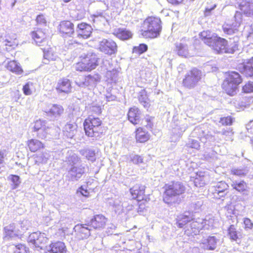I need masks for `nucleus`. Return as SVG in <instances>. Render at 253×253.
<instances>
[{
  "label": "nucleus",
  "mask_w": 253,
  "mask_h": 253,
  "mask_svg": "<svg viewBox=\"0 0 253 253\" xmlns=\"http://www.w3.org/2000/svg\"><path fill=\"white\" fill-rule=\"evenodd\" d=\"M163 189V200L169 205L179 204L181 201L180 197H183L186 191V188L182 182L175 180L166 183Z\"/></svg>",
  "instance_id": "obj_1"
},
{
  "label": "nucleus",
  "mask_w": 253,
  "mask_h": 253,
  "mask_svg": "<svg viewBox=\"0 0 253 253\" xmlns=\"http://www.w3.org/2000/svg\"><path fill=\"white\" fill-rule=\"evenodd\" d=\"M243 81L242 76L238 72L229 71L224 73L221 88L227 95L233 96L237 94Z\"/></svg>",
  "instance_id": "obj_2"
},
{
  "label": "nucleus",
  "mask_w": 253,
  "mask_h": 253,
  "mask_svg": "<svg viewBox=\"0 0 253 253\" xmlns=\"http://www.w3.org/2000/svg\"><path fill=\"white\" fill-rule=\"evenodd\" d=\"M162 30V21L156 16H148L141 24V35L146 39H155L160 35Z\"/></svg>",
  "instance_id": "obj_3"
},
{
  "label": "nucleus",
  "mask_w": 253,
  "mask_h": 253,
  "mask_svg": "<svg viewBox=\"0 0 253 253\" xmlns=\"http://www.w3.org/2000/svg\"><path fill=\"white\" fill-rule=\"evenodd\" d=\"M83 126L87 137H98L103 133V122L98 117L88 115L84 121Z\"/></svg>",
  "instance_id": "obj_4"
},
{
  "label": "nucleus",
  "mask_w": 253,
  "mask_h": 253,
  "mask_svg": "<svg viewBox=\"0 0 253 253\" xmlns=\"http://www.w3.org/2000/svg\"><path fill=\"white\" fill-rule=\"evenodd\" d=\"M146 187L145 185L137 183L129 189L132 199L137 202L138 212H142L146 208V204L150 201L149 195L145 194Z\"/></svg>",
  "instance_id": "obj_5"
},
{
  "label": "nucleus",
  "mask_w": 253,
  "mask_h": 253,
  "mask_svg": "<svg viewBox=\"0 0 253 253\" xmlns=\"http://www.w3.org/2000/svg\"><path fill=\"white\" fill-rule=\"evenodd\" d=\"M99 59L95 54L89 53L79 57L75 64V69L79 72H90L98 65Z\"/></svg>",
  "instance_id": "obj_6"
},
{
  "label": "nucleus",
  "mask_w": 253,
  "mask_h": 253,
  "mask_svg": "<svg viewBox=\"0 0 253 253\" xmlns=\"http://www.w3.org/2000/svg\"><path fill=\"white\" fill-rule=\"evenodd\" d=\"M48 240L45 233L37 231L29 234L27 242L35 248L43 249L47 246Z\"/></svg>",
  "instance_id": "obj_7"
},
{
  "label": "nucleus",
  "mask_w": 253,
  "mask_h": 253,
  "mask_svg": "<svg viewBox=\"0 0 253 253\" xmlns=\"http://www.w3.org/2000/svg\"><path fill=\"white\" fill-rule=\"evenodd\" d=\"M206 225V220L203 218L191 219L189 224L185 227L184 233L188 236L198 235Z\"/></svg>",
  "instance_id": "obj_8"
},
{
  "label": "nucleus",
  "mask_w": 253,
  "mask_h": 253,
  "mask_svg": "<svg viewBox=\"0 0 253 253\" xmlns=\"http://www.w3.org/2000/svg\"><path fill=\"white\" fill-rule=\"evenodd\" d=\"M201 72L194 68L187 73L182 81L184 86L191 88L195 87L201 79Z\"/></svg>",
  "instance_id": "obj_9"
},
{
  "label": "nucleus",
  "mask_w": 253,
  "mask_h": 253,
  "mask_svg": "<svg viewBox=\"0 0 253 253\" xmlns=\"http://www.w3.org/2000/svg\"><path fill=\"white\" fill-rule=\"evenodd\" d=\"M98 49L105 54L111 55L117 53L118 45L111 39H103L99 42Z\"/></svg>",
  "instance_id": "obj_10"
},
{
  "label": "nucleus",
  "mask_w": 253,
  "mask_h": 253,
  "mask_svg": "<svg viewBox=\"0 0 253 253\" xmlns=\"http://www.w3.org/2000/svg\"><path fill=\"white\" fill-rule=\"evenodd\" d=\"M108 218L102 214L94 215L87 223V226L96 230L103 229L108 224Z\"/></svg>",
  "instance_id": "obj_11"
},
{
  "label": "nucleus",
  "mask_w": 253,
  "mask_h": 253,
  "mask_svg": "<svg viewBox=\"0 0 253 253\" xmlns=\"http://www.w3.org/2000/svg\"><path fill=\"white\" fill-rule=\"evenodd\" d=\"M212 188L211 194L216 199L225 198L229 192V185L224 181L218 182Z\"/></svg>",
  "instance_id": "obj_12"
},
{
  "label": "nucleus",
  "mask_w": 253,
  "mask_h": 253,
  "mask_svg": "<svg viewBox=\"0 0 253 253\" xmlns=\"http://www.w3.org/2000/svg\"><path fill=\"white\" fill-rule=\"evenodd\" d=\"M58 31L63 38L71 37L75 33L74 24L70 20H62L58 26Z\"/></svg>",
  "instance_id": "obj_13"
},
{
  "label": "nucleus",
  "mask_w": 253,
  "mask_h": 253,
  "mask_svg": "<svg viewBox=\"0 0 253 253\" xmlns=\"http://www.w3.org/2000/svg\"><path fill=\"white\" fill-rule=\"evenodd\" d=\"M48 127L46 126L45 121L39 119L33 123V131L37 132V136L41 138H45L47 134V129Z\"/></svg>",
  "instance_id": "obj_14"
},
{
  "label": "nucleus",
  "mask_w": 253,
  "mask_h": 253,
  "mask_svg": "<svg viewBox=\"0 0 253 253\" xmlns=\"http://www.w3.org/2000/svg\"><path fill=\"white\" fill-rule=\"evenodd\" d=\"M87 224H78L74 228L75 237L79 240L87 239L90 235L91 229Z\"/></svg>",
  "instance_id": "obj_15"
},
{
  "label": "nucleus",
  "mask_w": 253,
  "mask_h": 253,
  "mask_svg": "<svg viewBox=\"0 0 253 253\" xmlns=\"http://www.w3.org/2000/svg\"><path fill=\"white\" fill-rule=\"evenodd\" d=\"M141 111L136 106L130 107L127 113V119L129 122L135 126L139 124H142L141 121Z\"/></svg>",
  "instance_id": "obj_16"
},
{
  "label": "nucleus",
  "mask_w": 253,
  "mask_h": 253,
  "mask_svg": "<svg viewBox=\"0 0 253 253\" xmlns=\"http://www.w3.org/2000/svg\"><path fill=\"white\" fill-rule=\"evenodd\" d=\"M98 80L91 75H82L79 77L75 81L76 84L79 87H87L95 85Z\"/></svg>",
  "instance_id": "obj_17"
},
{
  "label": "nucleus",
  "mask_w": 253,
  "mask_h": 253,
  "mask_svg": "<svg viewBox=\"0 0 253 253\" xmlns=\"http://www.w3.org/2000/svg\"><path fill=\"white\" fill-rule=\"evenodd\" d=\"M91 26L85 22H81L77 25L78 37L86 39L90 37L92 33Z\"/></svg>",
  "instance_id": "obj_18"
},
{
  "label": "nucleus",
  "mask_w": 253,
  "mask_h": 253,
  "mask_svg": "<svg viewBox=\"0 0 253 253\" xmlns=\"http://www.w3.org/2000/svg\"><path fill=\"white\" fill-rule=\"evenodd\" d=\"M2 42L5 46V50L7 51L15 49L18 45L16 35L14 34H6Z\"/></svg>",
  "instance_id": "obj_19"
},
{
  "label": "nucleus",
  "mask_w": 253,
  "mask_h": 253,
  "mask_svg": "<svg viewBox=\"0 0 253 253\" xmlns=\"http://www.w3.org/2000/svg\"><path fill=\"white\" fill-rule=\"evenodd\" d=\"M134 133L135 141L137 143H145L150 139V134L143 127H136Z\"/></svg>",
  "instance_id": "obj_20"
},
{
  "label": "nucleus",
  "mask_w": 253,
  "mask_h": 253,
  "mask_svg": "<svg viewBox=\"0 0 253 253\" xmlns=\"http://www.w3.org/2000/svg\"><path fill=\"white\" fill-rule=\"evenodd\" d=\"M72 88L71 81L67 78H62L58 81L55 88L58 93L68 94L71 92Z\"/></svg>",
  "instance_id": "obj_21"
},
{
  "label": "nucleus",
  "mask_w": 253,
  "mask_h": 253,
  "mask_svg": "<svg viewBox=\"0 0 253 253\" xmlns=\"http://www.w3.org/2000/svg\"><path fill=\"white\" fill-rule=\"evenodd\" d=\"M27 149L32 153L40 151L45 148L44 144L42 141L34 138H31L26 141Z\"/></svg>",
  "instance_id": "obj_22"
},
{
  "label": "nucleus",
  "mask_w": 253,
  "mask_h": 253,
  "mask_svg": "<svg viewBox=\"0 0 253 253\" xmlns=\"http://www.w3.org/2000/svg\"><path fill=\"white\" fill-rule=\"evenodd\" d=\"M218 36L216 35H211L209 31H204L200 34L201 40L207 45L212 48L214 42H216Z\"/></svg>",
  "instance_id": "obj_23"
},
{
  "label": "nucleus",
  "mask_w": 253,
  "mask_h": 253,
  "mask_svg": "<svg viewBox=\"0 0 253 253\" xmlns=\"http://www.w3.org/2000/svg\"><path fill=\"white\" fill-rule=\"evenodd\" d=\"M66 247L65 243L62 241L51 242L47 250V253H66Z\"/></svg>",
  "instance_id": "obj_24"
},
{
  "label": "nucleus",
  "mask_w": 253,
  "mask_h": 253,
  "mask_svg": "<svg viewBox=\"0 0 253 253\" xmlns=\"http://www.w3.org/2000/svg\"><path fill=\"white\" fill-rule=\"evenodd\" d=\"M212 49L218 53L227 52L228 50V41L218 36Z\"/></svg>",
  "instance_id": "obj_25"
},
{
  "label": "nucleus",
  "mask_w": 253,
  "mask_h": 253,
  "mask_svg": "<svg viewBox=\"0 0 253 253\" xmlns=\"http://www.w3.org/2000/svg\"><path fill=\"white\" fill-rule=\"evenodd\" d=\"M113 35L121 41H127L132 38L133 34L126 28H119L114 30Z\"/></svg>",
  "instance_id": "obj_26"
},
{
  "label": "nucleus",
  "mask_w": 253,
  "mask_h": 253,
  "mask_svg": "<svg viewBox=\"0 0 253 253\" xmlns=\"http://www.w3.org/2000/svg\"><path fill=\"white\" fill-rule=\"evenodd\" d=\"M227 236L229 239L233 242L239 243L241 241L242 235L237 229L233 224L230 225L227 229Z\"/></svg>",
  "instance_id": "obj_27"
},
{
  "label": "nucleus",
  "mask_w": 253,
  "mask_h": 253,
  "mask_svg": "<svg viewBox=\"0 0 253 253\" xmlns=\"http://www.w3.org/2000/svg\"><path fill=\"white\" fill-rule=\"evenodd\" d=\"M32 39L35 43L39 46L47 39L46 34L41 29H38L31 33Z\"/></svg>",
  "instance_id": "obj_28"
},
{
  "label": "nucleus",
  "mask_w": 253,
  "mask_h": 253,
  "mask_svg": "<svg viewBox=\"0 0 253 253\" xmlns=\"http://www.w3.org/2000/svg\"><path fill=\"white\" fill-rule=\"evenodd\" d=\"M193 181L196 187H202L206 184L207 181V174L205 171H198L193 177Z\"/></svg>",
  "instance_id": "obj_29"
},
{
  "label": "nucleus",
  "mask_w": 253,
  "mask_h": 253,
  "mask_svg": "<svg viewBox=\"0 0 253 253\" xmlns=\"http://www.w3.org/2000/svg\"><path fill=\"white\" fill-rule=\"evenodd\" d=\"M6 68L16 75H21L23 73V70L20 64L15 60H11L8 62L6 65Z\"/></svg>",
  "instance_id": "obj_30"
},
{
  "label": "nucleus",
  "mask_w": 253,
  "mask_h": 253,
  "mask_svg": "<svg viewBox=\"0 0 253 253\" xmlns=\"http://www.w3.org/2000/svg\"><path fill=\"white\" fill-rule=\"evenodd\" d=\"M64 108L59 104H52L50 108L45 113L49 116L55 117H59L63 114Z\"/></svg>",
  "instance_id": "obj_31"
},
{
  "label": "nucleus",
  "mask_w": 253,
  "mask_h": 253,
  "mask_svg": "<svg viewBox=\"0 0 253 253\" xmlns=\"http://www.w3.org/2000/svg\"><path fill=\"white\" fill-rule=\"evenodd\" d=\"M191 219L187 215L181 214L177 216L176 219V224L178 228H182L189 223Z\"/></svg>",
  "instance_id": "obj_32"
},
{
  "label": "nucleus",
  "mask_w": 253,
  "mask_h": 253,
  "mask_svg": "<svg viewBox=\"0 0 253 253\" xmlns=\"http://www.w3.org/2000/svg\"><path fill=\"white\" fill-rule=\"evenodd\" d=\"M202 244L206 249L213 250L216 248V238L213 236H209L203 241Z\"/></svg>",
  "instance_id": "obj_33"
},
{
  "label": "nucleus",
  "mask_w": 253,
  "mask_h": 253,
  "mask_svg": "<svg viewBox=\"0 0 253 253\" xmlns=\"http://www.w3.org/2000/svg\"><path fill=\"white\" fill-rule=\"evenodd\" d=\"M232 188L240 193H244L248 189L247 183L244 180L235 181L232 184Z\"/></svg>",
  "instance_id": "obj_34"
},
{
  "label": "nucleus",
  "mask_w": 253,
  "mask_h": 253,
  "mask_svg": "<svg viewBox=\"0 0 253 253\" xmlns=\"http://www.w3.org/2000/svg\"><path fill=\"white\" fill-rule=\"evenodd\" d=\"M243 69L249 76H253V57L248 59L243 64Z\"/></svg>",
  "instance_id": "obj_35"
},
{
  "label": "nucleus",
  "mask_w": 253,
  "mask_h": 253,
  "mask_svg": "<svg viewBox=\"0 0 253 253\" xmlns=\"http://www.w3.org/2000/svg\"><path fill=\"white\" fill-rule=\"evenodd\" d=\"M148 45L145 43H140L138 46H134L132 49V53L141 55L148 50Z\"/></svg>",
  "instance_id": "obj_36"
},
{
  "label": "nucleus",
  "mask_w": 253,
  "mask_h": 253,
  "mask_svg": "<svg viewBox=\"0 0 253 253\" xmlns=\"http://www.w3.org/2000/svg\"><path fill=\"white\" fill-rule=\"evenodd\" d=\"M82 154L87 160L91 162H94L96 160V154L94 150L87 149L84 151Z\"/></svg>",
  "instance_id": "obj_37"
},
{
  "label": "nucleus",
  "mask_w": 253,
  "mask_h": 253,
  "mask_svg": "<svg viewBox=\"0 0 253 253\" xmlns=\"http://www.w3.org/2000/svg\"><path fill=\"white\" fill-rule=\"evenodd\" d=\"M30 249L26 245L19 243L15 245L13 253H30Z\"/></svg>",
  "instance_id": "obj_38"
},
{
  "label": "nucleus",
  "mask_w": 253,
  "mask_h": 253,
  "mask_svg": "<svg viewBox=\"0 0 253 253\" xmlns=\"http://www.w3.org/2000/svg\"><path fill=\"white\" fill-rule=\"evenodd\" d=\"M22 90L25 95H30L35 90V89L33 87V84L32 83L28 82L23 85Z\"/></svg>",
  "instance_id": "obj_39"
},
{
  "label": "nucleus",
  "mask_w": 253,
  "mask_h": 253,
  "mask_svg": "<svg viewBox=\"0 0 253 253\" xmlns=\"http://www.w3.org/2000/svg\"><path fill=\"white\" fill-rule=\"evenodd\" d=\"M43 56L45 59L50 60H55L56 58V55L51 48H49L47 50H43Z\"/></svg>",
  "instance_id": "obj_40"
},
{
  "label": "nucleus",
  "mask_w": 253,
  "mask_h": 253,
  "mask_svg": "<svg viewBox=\"0 0 253 253\" xmlns=\"http://www.w3.org/2000/svg\"><path fill=\"white\" fill-rule=\"evenodd\" d=\"M176 51L177 54L182 56L186 57L188 55V50L182 43H179L176 45Z\"/></svg>",
  "instance_id": "obj_41"
},
{
  "label": "nucleus",
  "mask_w": 253,
  "mask_h": 253,
  "mask_svg": "<svg viewBox=\"0 0 253 253\" xmlns=\"http://www.w3.org/2000/svg\"><path fill=\"white\" fill-rule=\"evenodd\" d=\"M102 108L99 105H92L89 108V115L99 116L102 114Z\"/></svg>",
  "instance_id": "obj_42"
},
{
  "label": "nucleus",
  "mask_w": 253,
  "mask_h": 253,
  "mask_svg": "<svg viewBox=\"0 0 253 253\" xmlns=\"http://www.w3.org/2000/svg\"><path fill=\"white\" fill-rule=\"evenodd\" d=\"M224 33L227 35H232L235 33V29L231 24L225 23L222 26Z\"/></svg>",
  "instance_id": "obj_43"
},
{
  "label": "nucleus",
  "mask_w": 253,
  "mask_h": 253,
  "mask_svg": "<svg viewBox=\"0 0 253 253\" xmlns=\"http://www.w3.org/2000/svg\"><path fill=\"white\" fill-rule=\"evenodd\" d=\"M138 100L140 103H144V107H149L150 106V104L148 101L147 94L144 91L140 92L138 96Z\"/></svg>",
  "instance_id": "obj_44"
},
{
  "label": "nucleus",
  "mask_w": 253,
  "mask_h": 253,
  "mask_svg": "<svg viewBox=\"0 0 253 253\" xmlns=\"http://www.w3.org/2000/svg\"><path fill=\"white\" fill-rule=\"evenodd\" d=\"M233 118L231 116H227L220 118L219 123L224 126H231L233 122Z\"/></svg>",
  "instance_id": "obj_45"
},
{
  "label": "nucleus",
  "mask_w": 253,
  "mask_h": 253,
  "mask_svg": "<svg viewBox=\"0 0 253 253\" xmlns=\"http://www.w3.org/2000/svg\"><path fill=\"white\" fill-rule=\"evenodd\" d=\"M10 179L12 182L11 187L13 189H16L20 184V177L18 175L11 174Z\"/></svg>",
  "instance_id": "obj_46"
},
{
  "label": "nucleus",
  "mask_w": 253,
  "mask_h": 253,
  "mask_svg": "<svg viewBox=\"0 0 253 253\" xmlns=\"http://www.w3.org/2000/svg\"><path fill=\"white\" fill-rule=\"evenodd\" d=\"M242 89L244 93L253 92V82H248L242 86Z\"/></svg>",
  "instance_id": "obj_47"
},
{
  "label": "nucleus",
  "mask_w": 253,
  "mask_h": 253,
  "mask_svg": "<svg viewBox=\"0 0 253 253\" xmlns=\"http://www.w3.org/2000/svg\"><path fill=\"white\" fill-rule=\"evenodd\" d=\"M244 227L246 230H251L253 228V222L248 217L243 219Z\"/></svg>",
  "instance_id": "obj_48"
},
{
  "label": "nucleus",
  "mask_w": 253,
  "mask_h": 253,
  "mask_svg": "<svg viewBox=\"0 0 253 253\" xmlns=\"http://www.w3.org/2000/svg\"><path fill=\"white\" fill-rule=\"evenodd\" d=\"M153 119L152 117L147 116L144 118V120L146 123V124L144 125L145 127L148 129H152L153 126Z\"/></svg>",
  "instance_id": "obj_49"
},
{
  "label": "nucleus",
  "mask_w": 253,
  "mask_h": 253,
  "mask_svg": "<svg viewBox=\"0 0 253 253\" xmlns=\"http://www.w3.org/2000/svg\"><path fill=\"white\" fill-rule=\"evenodd\" d=\"M231 173L234 175L239 176H245L246 172L243 169H233L231 170Z\"/></svg>",
  "instance_id": "obj_50"
},
{
  "label": "nucleus",
  "mask_w": 253,
  "mask_h": 253,
  "mask_svg": "<svg viewBox=\"0 0 253 253\" xmlns=\"http://www.w3.org/2000/svg\"><path fill=\"white\" fill-rule=\"evenodd\" d=\"M37 24L39 25H46L47 21L45 16L43 14L38 15L36 19Z\"/></svg>",
  "instance_id": "obj_51"
},
{
  "label": "nucleus",
  "mask_w": 253,
  "mask_h": 253,
  "mask_svg": "<svg viewBox=\"0 0 253 253\" xmlns=\"http://www.w3.org/2000/svg\"><path fill=\"white\" fill-rule=\"evenodd\" d=\"M131 161L135 165H139L143 163L142 157L138 155H135L131 158Z\"/></svg>",
  "instance_id": "obj_52"
},
{
  "label": "nucleus",
  "mask_w": 253,
  "mask_h": 253,
  "mask_svg": "<svg viewBox=\"0 0 253 253\" xmlns=\"http://www.w3.org/2000/svg\"><path fill=\"white\" fill-rule=\"evenodd\" d=\"M77 192H80L82 195L85 197H88L89 196V191L86 189L84 188L83 186L79 187Z\"/></svg>",
  "instance_id": "obj_53"
},
{
  "label": "nucleus",
  "mask_w": 253,
  "mask_h": 253,
  "mask_svg": "<svg viewBox=\"0 0 253 253\" xmlns=\"http://www.w3.org/2000/svg\"><path fill=\"white\" fill-rule=\"evenodd\" d=\"M216 5L214 4L211 8H208V7L206 8L204 11L205 15L208 16L210 13L211 11L213 9H214L216 7Z\"/></svg>",
  "instance_id": "obj_54"
},
{
  "label": "nucleus",
  "mask_w": 253,
  "mask_h": 253,
  "mask_svg": "<svg viewBox=\"0 0 253 253\" xmlns=\"http://www.w3.org/2000/svg\"><path fill=\"white\" fill-rule=\"evenodd\" d=\"M5 156V150L0 151V165L4 162V158Z\"/></svg>",
  "instance_id": "obj_55"
},
{
  "label": "nucleus",
  "mask_w": 253,
  "mask_h": 253,
  "mask_svg": "<svg viewBox=\"0 0 253 253\" xmlns=\"http://www.w3.org/2000/svg\"><path fill=\"white\" fill-rule=\"evenodd\" d=\"M85 12H81L80 13H78L76 17V19L77 20H81L83 19L85 17Z\"/></svg>",
  "instance_id": "obj_56"
},
{
  "label": "nucleus",
  "mask_w": 253,
  "mask_h": 253,
  "mask_svg": "<svg viewBox=\"0 0 253 253\" xmlns=\"http://www.w3.org/2000/svg\"><path fill=\"white\" fill-rule=\"evenodd\" d=\"M66 129H69L70 131H73L76 129V126L72 124H68L66 125Z\"/></svg>",
  "instance_id": "obj_57"
},
{
  "label": "nucleus",
  "mask_w": 253,
  "mask_h": 253,
  "mask_svg": "<svg viewBox=\"0 0 253 253\" xmlns=\"http://www.w3.org/2000/svg\"><path fill=\"white\" fill-rule=\"evenodd\" d=\"M183 0H168V1L171 3L172 4L174 5H177L180 4L183 1Z\"/></svg>",
  "instance_id": "obj_58"
},
{
  "label": "nucleus",
  "mask_w": 253,
  "mask_h": 253,
  "mask_svg": "<svg viewBox=\"0 0 253 253\" xmlns=\"http://www.w3.org/2000/svg\"><path fill=\"white\" fill-rule=\"evenodd\" d=\"M67 43L69 45H72L74 44H79V42L75 40H68Z\"/></svg>",
  "instance_id": "obj_59"
},
{
  "label": "nucleus",
  "mask_w": 253,
  "mask_h": 253,
  "mask_svg": "<svg viewBox=\"0 0 253 253\" xmlns=\"http://www.w3.org/2000/svg\"><path fill=\"white\" fill-rule=\"evenodd\" d=\"M244 2L245 5H246L248 7L250 6V2L249 1H247V0H245L243 1Z\"/></svg>",
  "instance_id": "obj_60"
},
{
  "label": "nucleus",
  "mask_w": 253,
  "mask_h": 253,
  "mask_svg": "<svg viewBox=\"0 0 253 253\" xmlns=\"http://www.w3.org/2000/svg\"><path fill=\"white\" fill-rule=\"evenodd\" d=\"M239 6H240V9L241 10H244V9H243L244 5L243 4L241 3V4H240Z\"/></svg>",
  "instance_id": "obj_61"
},
{
  "label": "nucleus",
  "mask_w": 253,
  "mask_h": 253,
  "mask_svg": "<svg viewBox=\"0 0 253 253\" xmlns=\"http://www.w3.org/2000/svg\"><path fill=\"white\" fill-rule=\"evenodd\" d=\"M64 2H68L70 1L71 0H62Z\"/></svg>",
  "instance_id": "obj_62"
},
{
  "label": "nucleus",
  "mask_w": 253,
  "mask_h": 253,
  "mask_svg": "<svg viewBox=\"0 0 253 253\" xmlns=\"http://www.w3.org/2000/svg\"><path fill=\"white\" fill-rule=\"evenodd\" d=\"M192 142H194L195 143H197V144L199 145L198 143L196 141L193 140Z\"/></svg>",
  "instance_id": "obj_63"
},
{
  "label": "nucleus",
  "mask_w": 253,
  "mask_h": 253,
  "mask_svg": "<svg viewBox=\"0 0 253 253\" xmlns=\"http://www.w3.org/2000/svg\"><path fill=\"white\" fill-rule=\"evenodd\" d=\"M59 230L62 231H64V229L63 228H60Z\"/></svg>",
  "instance_id": "obj_64"
}]
</instances>
